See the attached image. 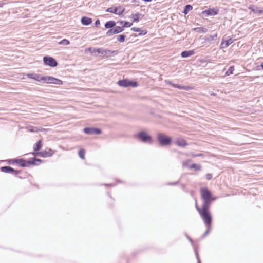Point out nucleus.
I'll use <instances>...</instances> for the list:
<instances>
[{
  "label": "nucleus",
  "mask_w": 263,
  "mask_h": 263,
  "mask_svg": "<svg viewBox=\"0 0 263 263\" xmlns=\"http://www.w3.org/2000/svg\"><path fill=\"white\" fill-rule=\"evenodd\" d=\"M6 0L0 1V7H2L4 5L6 4L5 2Z\"/></svg>",
  "instance_id": "79ce46f5"
},
{
  "label": "nucleus",
  "mask_w": 263,
  "mask_h": 263,
  "mask_svg": "<svg viewBox=\"0 0 263 263\" xmlns=\"http://www.w3.org/2000/svg\"><path fill=\"white\" fill-rule=\"evenodd\" d=\"M100 21H99V20H96V22H95V25H96V26H98V25H100Z\"/></svg>",
  "instance_id": "49530a36"
},
{
  "label": "nucleus",
  "mask_w": 263,
  "mask_h": 263,
  "mask_svg": "<svg viewBox=\"0 0 263 263\" xmlns=\"http://www.w3.org/2000/svg\"><path fill=\"white\" fill-rule=\"evenodd\" d=\"M81 21L82 24L84 25H89L92 22L91 18L86 16L82 17Z\"/></svg>",
  "instance_id": "2eb2a0df"
},
{
  "label": "nucleus",
  "mask_w": 263,
  "mask_h": 263,
  "mask_svg": "<svg viewBox=\"0 0 263 263\" xmlns=\"http://www.w3.org/2000/svg\"><path fill=\"white\" fill-rule=\"evenodd\" d=\"M248 9L254 13L263 14V8H260L255 5H251L248 7Z\"/></svg>",
  "instance_id": "f8f14e48"
},
{
  "label": "nucleus",
  "mask_w": 263,
  "mask_h": 263,
  "mask_svg": "<svg viewBox=\"0 0 263 263\" xmlns=\"http://www.w3.org/2000/svg\"><path fill=\"white\" fill-rule=\"evenodd\" d=\"M97 48H88V50L91 53H95V52H97Z\"/></svg>",
  "instance_id": "58836bf2"
},
{
  "label": "nucleus",
  "mask_w": 263,
  "mask_h": 263,
  "mask_svg": "<svg viewBox=\"0 0 263 263\" xmlns=\"http://www.w3.org/2000/svg\"><path fill=\"white\" fill-rule=\"evenodd\" d=\"M140 15H141V14H140L139 13H136L135 14H133L132 16H133V22H138L139 21V16H140Z\"/></svg>",
  "instance_id": "72a5a7b5"
},
{
  "label": "nucleus",
  "mask_w": 263,
  "mask_h": 263,
  "mask_svg": "<svg viewBox=\"0 0 263 263\" xmlns=\"http://www.w3.org/2000/svg\"><path fill=\"white\" fill-rule=\"evenodd\" d=\"M157 138L160 146H165L170 144L172 139L170 137L162 133H158Z\"/></svg>",
  "instance_id": "20e7f679"
},
{
  "label": "nucleus",
  "mask_w": 263,
  "mask_h": 263,
  "mask_svg": "<svg viewBox=\"0 0 263 263\" xmlns=\"http://www.w3.org/2000/svg\"><path fill=\"white\" fill-rule=\"evenodd\" d=\"M116 23L114 21H109L107 22L105 24V27L106 28H111L115 26Z\"/></svg>",
  "instance_id": "5701e85b"
},
{
  "label": "nucleus",
  "mask_w": 263,
  "mask_h": 263,
  "mask_svg": "<svg viewBox=\"0 0 263 263\" xmlns=\"http://www.w3.org/2000/svg\"><path fill=\"white\" fill-rule=\"evenodd\" d=\"M85 151L83 149H81L79 152V157L82 159H84L85 158Z\"/></svg>",
  "instance_id": "2f4dec72"
},
{
  "label": "nucleus",
  "mask_w": 263,
  "mask_h": 263,
  "mask_svg": "<svg viewBox=\"0 0 263 263\" xmlns=\"http://www.w3.org/2000/svg\"><path fill=\"white\" fill-rule=\"evenodd\" d=\"M175 143L176 145L180 147H184L187 145L185 141L182 138H178L176 139Z\"/></svg>",
  "instance_id": "dca6fc26"
},
{
  "label": "nucleus",
  "mask_w": 263,
  "mask_h": 263,
  "mask_svg": "<svg viewBox=\"0 0 263 263\" xmlns=\"http://www.w3.org/2000/svg\"><path fill=\"white\" fill-rule=\"evenodd\" d=\"M43 61L45 65L52 67H55L58 64L56 60L52 57H44Z\"/></svg>",
  "instance_id": "1a4fd4ad"
},
{
  "label": "nucleus",
  "mask_w": 263,
  "mask_h": 263,
  "mask_svg": "<svg viewBox=\"0 0 263 263\" xmlns=\"http://www.w3.org/2000/svg\"><path fill=\"white\" fill-rule=\"evenodd\" d=\"M260 66L261 68L263 69V63L261 64Z\"/></svg>",
  "instance_id": "603ef678"
},
{
  "label": "nucleus",
  "mask_w": 263,
  "mask_h": 263,
  "mask_svg": "<svg viewBox=\"0 0 263 263\" xmlns=\"http://www.w3.org/2000/svg\"><path fill=\"white\" fill-rule=\"evenodd\" d=\"M1 171L7 173H12L15 172L14 170L10 166H4L1 168Z\"/></svg>",
  "instance_id": "6ab92c4d"
},
{
  "label": "nucleus",
  "mask_w": 263,
  "mask_h": 263,
  "mask_svg": "<svg viewBox=\"0 0 263 263\" xmlns=\"http://www.w3.org/2000/svg\"><path fill=\"white\" fill-rule=\"evenodd\" d=\"M45 77L46 76H41L40 74H36L34 80L40 82L45 83Z\"/></svg>",
  "instance_id": "412c9836"
},
{
  "label": "nucleus",
  "mask_w": 263,
  "mask_h": 263,
  "mask_svg": "<svg viewBox=\"0 0 263 263\" xmlns=\"http://www.w3.org/2000/svg\"><path fill=\"white\" fill-rule=\"evenodd\" d=\"M42 141L40 140L37 142L35 143L33 145V149L35 152H38L42 147Z\"/></svg>",
  "instance_id": "aec40b11"
},
{
  "label": "nucleus",
  "mask_w": 263,
  "mask_h": 263,
  "mask_svg": "<svg viewBox=\"0 0 263 263\" xmlns=\"http://www.w3.org/2000/svg\"><path fill=\"white\" fill-rule=\"evenodd\" d=\"M97 52L101 54L103 58H108L118 54L117 50L105 49L102 48H97Z\"/></svg>",
  "instance_id": "39448f33"
},
{
  "label": "nucleus",
  "mask_w": 263,
  "mask_h": 263,
  "mask_svg": "<svg viewBox=\"0 0 263 263\" xmlns=\"http://www.w3.org/2000/svg\"><path fill=\"white\" fill-rule=\"evenodd\" d=\"M45 129H39L37 127H31L29 130L31 132H42L43 130H45Z\"/></svg>",
  "instance_id": "cd10ccee"
},
{
  "label": "nucleus",
  "mask_w": 263,
  "mask_h": 263,
  "mask_svg": "<svg viewBox=\"0 0 263 263\" xmlns=\"http://www.w3.org/2000/svg\"><path fill=\"white\" fill-rule=\"evenodd\" d=\"M136 137L139 141L143 143L152 144L153 142L152 137L145 131H141L139 132Z\"/></svg>",
  "instance_id": "7ed1b4c3"
},
{
  "label": "nucleus",
  "mask_w": 263,
  "mask_h": 263,
  "mask_svg": "<svg viewBox=\"0 0 263 263\" xmlns=\"http://www.w3.org/2000/svg\"><path fill=\"white\" fill-rule=\"evenodd\" d=\"M194 53V50L184 51L181 52V55L182 58H187L193 55Z\"/></svg>",
  "instance_id": "f3484780"
},
{
  "label": "nucleus",
  "mask_w": 263,
  "mask_h": 263,
  "mask_svg": "<svg viewBox=\"0 0 263 263\" xmlns=\"http://www.w3.org/2000/svg\"><path fill=\"white\" fill-rule=\"evenodd\" d=\"M191 169H194L196 171H199L201 169V166L199 164H192L189 166Z\"/></svg>",
  "instance_id": "a878e982"
},
{
  "label": "nucleus",
  "mask_w": 263,
  "mask_h": 263,
  "mask_svg": "<svg viewBox=\"0 0 263 263\" xmlns=\"http://www.w3.org/2000/svg\"><path fill=\"white\" fill-rule=\"evenodd\" d=\"M35 74H36V73H32L27 74V76L28 78L34 79V78L35 77Z\"/></svg>",
  "instance_id": "a19ab883"
},
{
  "label": "nucleus",
  "mask_w": 263,
  "mask_h": 263,
  "mask_svg": "<svg viewBox=\"0 0 263 263\" xmlns=\"http://www.w3.org/2000/svg\"><path fill=\"white\" fill-rule=\"evenodd\" d=\"M106 34L107 36H111L113 34H116V33L114 32L113 29H110L107 31Z\"/></svg>",
  "instance_id": "4c0bfd02"
},
{
  "label": "nucleus",
  "mask_w": 263,
  "mask_h": 263,
  "mask_svg": "<svg viewBox=\"0 0 263 263\" xmlns=\"http://www.w3.org/2000/svg\"><path fill=\"white\" fill-rule=\"evenodd\" d=\"M53 154V153L52 152V151L51 149H49L48 151H43L39 152H34L32 153V155L34 156L37 155L41 157L46 158L51 156Z\"/></svg>",
  "instance_id": "9d476101"
},
{
  "label": "nucleus",
  "mask_w": 263,
  "mask_h": 263,
  "mask_svg": "<svg viewBox=\"0 0 263 263\" xmlns=\"http://www.w3.org/2000/svg\"><path fill=\"white\" fill-rule=\"evenodd\" d=\"M187 238L190 240V241L192 243H193L192 240L189 237H187Z\"/></svg>",
  "instance_id": "8fccbe9b"
},
{
  "label": "nucleus",
  "mask_w": 263,
  "mask_h": 263,
  "mask_svg": "<svg viewBox=\"0 0 263 263\" xmlns=\"http://www.w3.org/2000/svg\"><path fill=\"white\" fill-rule=\"evenodd\" d=\"M15 162L23 167L27 166L28 164H29V161L27 162L23 159L16 160Z\"/></svg>",
  "instance_id": "a211bd4d"
},
{
  "label": "nucleus",
  "mask_w": 263,
  "mask_h": 263,
  "mask_svg": "<svg viewBox=\"0 0 263 263\" xmlns=\"http://www.w3.org/2000/svg\"><path fill=\"white\" fill-rule=\"evenodd\" d=\"M196 207L200 216L202 218L204 224L206 226H211L212 216L208 211L209 206H202V208H200L196 205Z\"/></svg>",
  "instance_id": "f257e3e1"
},
{
  "label": "nucleus",
  "mask_w": 263,
  "mask_h": 263,
  "mask_svg": "<svg viewBox=\"0 0 263 263\" xmlns=\"http://www.w3.org/2000/svg\"><path fill=\"white\" fill-rule=\"evenodd\" d=\"M206 176V179L208 180H210L212 178V175L211 174H207Z\"/></svg>",
  "instance_id": "c03bdc74"
},
{
  "label": "nucleus",
  "mask_w": 263,
  "mask_h": 263,
  "mask_svg": "<svg viewBox=\"0 0 263 263\" xmlns=\"http://www.w3.org/2000/svg\"><path fill=\"white\" fill-rule=\"evenodd\" d=\"M124 21H123L117 22V23L120 24V26H123V25L124 24Z\"/></svg>",
  "instance_id": "de8ad7c7"
},
{
  "label": "nucleus",
  "mask_w": 263,
  "mask_h": 263,
  "mask_svg": "<svg viewBox=\"0 0 263 263\" xmlns=\"http://www.w3.org/2000/svg\"><path fill=\"white\" fill-rule=\"evenodd\" d=\"M201 195L203 200L202 206H210L211 201L215 200V198H212L211 192L206 188H202L200 189Z\"/></svg>",
  "instance_id": "f03ea898"
},
{
  "label": "nucleus",
  "mask_w": 263,
  "mask_h": 263,
  "mask_svg": "<svg viewBox=\"0 0 263 263\" xmlns=\"http://www.w3.org/2000/svg\"><path fill=\"white\" fill-rule=\"evenodd\" d=\"M41 162H42V160L41 159H37V158H34L33 160L29 161V164L38 165V164H40L41 163Z\"/></svg>",
  "instance_id": "393cba45"
},
{
  "label": "nucleus",
  "mask_w": 263,
  "mask_h": 263,
  "mask_svg": "<svg viewBox=\"0 0 263 263\" xmlns=\"http://www.w3.org/2000/svg\"><path fill=\"white\" fill-rule=\"evenodd\" d=\"M193 7L190 5H187L185 6V8L183 11L184 14H187L189 11L192 10Z\"/></svg>",
  "instance_id": "bb28decb"
},
{
  "label": "nucleus",
  "mask_w": 263,
  "mask_h": 263,
  "mask_svg": "<svg viewBox=\"0 0 263 263\" xmlns=\"http://www.w3.org/2000/svg\"><path fill=\"white\" fill-rule=\"evenodd\" d=\"M206 226L207 227V230L205 232V233L203 234V235H202V238H204L209 234V233L210 232L211 229V226Z\"/></svg>",
  "instance_id": "f704fd0d"
},
{
  "label": "nucleus",
  "mask_w": 263,
  "mask_h": 263,
  "mask_svg": "<svg viewBox=\"0 0 263 263\" xmlns=\"http://www.w3.org/2000/svg\"><path fill=\"white\" fill-rule=\"evenodd\" d=\"M198 29H201L202 30V31L203 32H206L207 31V29H205V28H199Z\"/></svg>",
  "instance_id": "09e8293b"
},
{
  "label": "nucleus",
  "mask_w": 263,
  "mask_h": 263,
  "mask_svg": "<svg viewBox=\"0 0 263 263\" xmlns=\"http://www.w3.org/2000/svg\"><path fill=\"white\" fill-rule=\"evenodd\" d=\"M190 161H191L190 160H186V161H185L183 162V163H182L183 166V167H186V166H189V167L190 166L189 165V164L190 162Z\"/></svg>",
  "instance_id": "ea45409f"
},
{
  "label": "nucleus",
  "mask_w": 263,
  "mask_h": 263,
  "mask_svg": "<svg viewBox=\"0 0 263 263\" xmlns=\"http://www.w3.org/2000/svg\"><path fill=\"white\" fill-rule=\"evenodd\" d=\"M117 84L119 86L123 87H127L129 86L136 87L138 86L137 82L129 81L127 80H120L118 82Z\"/></svg>",
  "instance_id": "423d86ee"
},
{
  "label": "nucleus",
  "mask_w": 263,
  "mask_h": 263,
  "mask_svg": "<svg viewBox=\"0 0 263 263\" xmlns=\"http://www.w3.org/2000/svg\"><path fill=\"white\" fill-rule=\"evenodd\" d=\"M202 155V154H192V156L193 157H199V156H201Z\"/></svg>",
  "instance_id": "a18cd8bd"
},
{
  "label": "nucleus",
  "mask_w": 263,
  "mask_h": 263,
  "mask_svg": "<svg viewBox=\"0 0 263 263\" xmlns=\"http://www.w3.org/2000/svg\"><path fill=\"white\" fill-rule=\"evenodd\" d=\"M234 71V67L231 66L229 67V68L228 69V70L226 72V75L229 76L230 74H233Z\"/></svg>",
  "instance_id": "7c9ffc66"
},
{
  "label": "nucleus",
  "mask_w": 263,
  "mask_h": 263,
  "mask_svg": "<svg viewBox=\"0 0 263 263\" xmlns=\"http://www.w3.org/2000/svg\"><path fill=\"white\" fill-rule=\"evenodd\" d=\"M69 44V41L67 39H63L59 42V45H68Z\"/></svg>",
  "instance_id": "c85d7f7f"
},
{
  "label": "nucleus",
  "mask_w": 263,
  "mask_h": 263,
  "mask_svg": "<svg viewBox=\"0 0 263 263\" xmlns=\"http://www.w3.org/2000/svg\"><path fill=\"white\" fill-rule=\"evenodd\" d=\"M217 35L216 33H215L212 35H209V36L207 37V38L206 39V40L208 41H211L214 40L217 37Z\"/></svg>",
  "instance_id": "c756f323"
},
{
  "label": "nucleus",
  "mask_w": 263,
  "mask_h": 263,
  "mask_svg": "<svg viewBox=\"0 0 263 263\" xmlns=\"http://www.w3.org/2000/svg\"><path fill=\"white\" fill-rule=\"evenodd\" d=\"M125 39V35L123 34L117 36V40L121 43L124 42Z\"/></svg>",
  "instance_id": "473e14b6"
},
{
  "label": "nucleus",
  "mask_w": 263,
  "mask_h": 263,
  "mask_svg": "<svg viewBox=\"0 0 263 263\" xmlns=\"http://www.w3.org/2000/svg\"><path fill=\"white\" fill-rule=\"evenodd\" d=\"M113 29L116 34H118L124 31L123 27L120 26H115Z\"/></svg>",
  "instance_id": "b1692460"
},
{
  "label": "nucleus",
  "mask_w": 263,
  "mask_h": 263,
  "mask_svg": "<svg viewBox=\"0 0 263 263\" xmlns=\"http://www.w3.org/2000/svg\"><path fill=\"white\" fill-rule=\"evenodd\" d=\"M195 254H196V258L198 260V263H200V260L199 258V255H198V252L196 250H195Z\"/></svg>",
  "instance_id": "37998d69"
},
{
  "label": "nucleus",
  "mask_w": 263,
  "mask_h": 263,
  "mask_svg": "<svg viewBox=\"0 0 263 263\" xmlns=\"http://www.w3.org/2000/svg\"><path fill=\"white\" fill-rule=\"evenodd\" d=\"M132 23H130L129 22L124 21V24L123 25V28L124 29L125 27H129L132 25Z\"/></svg>",
  "instance_id": "c9c22d12"
},
{
  "label": "nucleus",
  "mask_w": 263,
  "mask_h": 263,
  "mask_svg": "<svg viewBox=\"0 0 263 263\" xmlns=\"http://www.w3.org/2000/svg\"><path fill=\"white\" fill-rule=\"evenodd\" d=\"M45 83L49 84H54L59 85H61L63 84L62 81L51 76H46Z\"/></svg>",
  "instance_id": "0eeeda50"
},
{
  "label": "nucleus",
  "mask_w": 263,
  "mask_h": 263,
  "mask_svg": "<svg viewBox=\"0 0 263 263\" xmlns=\"http://www.w3.org/2000/svg\"><path fill=\"white\" fill-rule=\"evenodd\" d=\"M218 10L215 9H209L208 10L203 11V13L206 14V15H215L218 13Z\"/></svg>",
  "instance_id": "4468645a"
},
{
  "label": "nucleus",
  "mask_w": 263,
  "mask_h": 263,
  "mask_svg": "<svg viewBox=\"0 0 263 263\" xmlns=\"http://www.w3.org/2000/svg\"><path fill=\"white\" fill-rule=\"evenodd\" d=\"M143 1L145 2H151L152 0H143Z\"/></svg>",
  "instance_id": "3c124183"
},
{
  "label": "nucleus",
  "mask_w": 263,
  "mask_h": 263,
  "mask_svg": "<svg viewBox=\"0 0 263 263\" xmlns=\"http://www.w3.org/2000/svg\"><path fill=\"white\" fill-rule=\"evenodd\" d=\"M168 83L171 85H172L175 88H179V89H184V87L183 86H181L180 85H178V84H172L171 82H168Z\"/></svg>",
  "instance_id": "e433bc0d"
},
{
  "label": "nucleus",
  "mask_w": 263,
  "mask_h": 263,
  "mask_svg": "<svg viewBox=\"0 0 263 263\" xmlns=\"http://www.w3.org/2000/svg\"><path fill=\"white\" fill-rule=\"evenodd\" d=\"M124 10H125V9L123 7H122L121 6H118V7H115V8H112V7L108 8L106 10V11L108 12L112 13L118 14V15H121L124 12Z\"/></svg>",
  "instance_id": "6e6552de"
},
{
  "label": "nucleus",
  "mask_w": 263,
  "mask_h": 263,
  "mask_svg": "<svg viewBox=\"0 0 263 263\" xmlns=\"http://www.w3.org/2000/svg\"><path fill=\"white\" fill-rule=\"evenodd\" d=\"M83 130L85 134L89 135H99L101 133V130L100 129L95 128H85Z\"/></svg>",
  "instance_id": "9b49d317"
},
{
  "label": "nucleus",
  "mask_w": 263,
  "mask_h": 263,
  "mask_svg": "<svg viewBox=\"0 0 263 263\" xmlns=\"http://www.w3.org/2000/svg\"><path fill=\"white\" fill-rule=\"evenodd\" d=\"M131 30L134 32H140L139 35H145L146 33V31L141 30L140 28L137 27H133Z\"/></svg>",
  "instance_id": "4be33fe9"
},
{
  "label": "nucleus",
  "mask_w": 263,
  "mask_h": 263,
  "mask_svg": "<svg viewBox=\"0 0 263 263\" xmlns=\"http://www.w3.org/2000/svg\"><path fill=\"white\" fill-rule=\"evenodd\" d=\"M233 42V40L231 38H229L228 39H222V41L221 43V48H226L228 47L230 44H231Z\"/></svg>",
  "instance_id": "ddd939ff"
}]
</instances>
